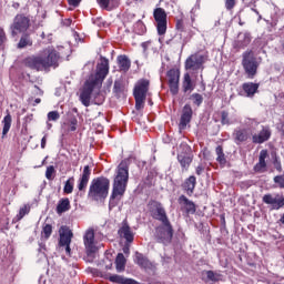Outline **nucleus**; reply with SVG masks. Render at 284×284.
I'll list each match as a JSON object with an SVG mask.
<instances>
[{
  "mask_svg": "<svg viewBox=\"0 0 284 284\" xmlns=\"http://www.w3.org/2000/svg\"><path fill=\"white\" fill-rule=\"evenodd\" d=\"M27 119H29V121H32V115L27 116Z\"/></svg>",
  "mask_w": 284,
  "mask_h": 284,
  "instance_id": "60",
  "label": "nucleus"
},
{
  "mask_svg": "<svg viewBox=\"0 0 284 284\" xmlns=\"http://www.w3.org/2000/svg\"><path fill=\"white\" fill-rule=\"evenodd\" d=\"M135 263L140 265V267H150V260H148V257L143 256V254L139 252H135Z\"/></svg>",
  "mask_w": 284,
  "mask_h": 284,
  "instance_id": "32",
  "label": "nucleus"
},
{
  "mask_svg": "<svg viewBox=\"0 0 284 284\" xmlns=\"http://www.w3.org/2000/svg\"><path fill=\"white\" fill-rule=\"evenodd\" d=\"M42 236L43 239L48 240L50 236H52V225L44 224L42 227Z\"/></svg>",
  "mask_w": 284,
  "mask_h": 284,
  "instance_id": "38",
  "label": "nucleus"
},
{
  "mask_svg": "<svg viewBox=\"0 0 284 284\" xmlns=\"http://www.w3.org/2000/svg\"><path fill=\"white\" fill-rule=\"evenodd\" d=\"M183 92H192L195 88L194 82H192V77L190 73H185L182 82Z\"/></svg>",
  "mask_w": 284,
  "mask_h": 284,
  "instance_id": "29",
  "label": "nucleus"
},
{
  "mask_svg": "<svg viewBox=\"0 0 284 284\" xmlns=\"http://www.w3.org/2000/svg\"><path fill=\"white\" fill-rule=\"evenodd\" d=\"M236 6V0H225L226 10H234Z\"/></svg>",
  "mask_w": 284,
  "mask_h": 284,
  "instance_id": "46",
  "label": "nucleus"
},
{
  "mask_svg": "<svg viewBox=\"0 0 284 284\" xmlns=\"http://www.w3.org/2000/svg\"><path fill=\"white\" fill-rule=\"evenodd\" d=\"M3 43H6V32L3 29H0V47L3 45Z\"/></svg>",
  "mask_w": 284,
  "mask_h": 284,
  "instance_id": "50",
  "label": "nucleus"
},
{
  "mask_svg": "<svg viewBox=\"0 0 284 284\" xmlns=\"http://www.w3.org/2000/svg\"><path fill=\"white\" fill-rule=\"evenodd\" d=\"M150 91V80L140 79L133 89V97L135 99V109L143 110L145 105V99L148 98V92Z\"/></svg>",
  "mask_w": 284,
  "mask_h": 284,
  "instance_id": "6",
  "label": "nucleus"
},
{
  "mask_svg": "<svg viewBox=\"0 0 284 284\" xmlns=\"http://www.w3.org/2000/svg\"><path fill=\"white\" fill-rule=\"evenodd\" d=\"M255 13L258 14V11L255 10Z\"/></svg>",
  "mask_w": 284,
  "mask_h": 284,
  "instance_id": "63",
  "label": "nucleus"
},
{
  "mask_svg": "<svg viewBox=\"0 0 284 284\" xmlns=\"http://www.w3.org/2000/svg\"><path fill=\"white\" fill-rule=\"evenodd\" d=\"M77 123H78V121H77L75 118L71 119L70 124H69V130L71 132H75L77 131Z\"/></svg>",
  "mask_w": 284,
  "mask_h": 284,
  "instance_id": "48",
  "label": "nucleus"
},
{
  "mask_svg": "<svg viewBox=\"0 0 284 284\" xmlns=\"http://www.w3.org/2000/svg\"><path fill=\"white\" fill-rule=\"evenodd\" d=\"M204 170H205V168H203V165L200 164L195 169V174H197V176H201L203 174Z\"/></svg>",
  "mask_w": 284,
  "mask_h": 284,
  "instance_id": "51",
  "label": "nucleus"
},
{
  "mask_svg": "<svg viewBox=\"0 0 284 284\" xmlns=\"http://www.w3.org/2000/svg\"><path fill=\"white\" fill-rule=\"evenodd\" d=\"M235 139V143L239 145L240 143H244V141H247L250 139V133L247 130H236L233 134Z\"/></svg>",
  "mask_w": 284,
  "mask_h": 284,
  "instance_id": "26",
  "label": "nucleus"
},
{
  "mask_svg": "<svg viewBox=\"0 0 284 284\" xmlns=\"http://www.w3.org/2000/svg\"><path fill=\"white\" fill-rule=\"evenodd\" d=\"M108 280L111 283H119V284H136V281L132 278H125L121 275H108Z\"/></svg>",
  "mask_w": 284,
  "mask_h": 284,
  "instance_id": "27",
  "label": "nucleus"
},
{
  "mask_svg": "<svg viewBox=\"0 0 284 284\" xmlns=\"http://www.w3.org/2000/svg\"><path fill=\"white\" fill-rule=\"evenodd\" d=\"M246 123H247L248 125H258V122H256L255 120H252V119H248V120L246 121Z\"/></svg>",
  "mask_w": 284,
  "mask_h": 284,
  "instance_id": "56",
  "label": "nucleus"
},
{
  "mask_svg": "<svg viewBox=\"0 0 284 284\" xmlns=\"http://www.w3.org/2000/svg\"><path fill=\"white\" fill-rule=\"evenodd\" d=\"M125 255L123 253H119L115 258L116 272H124L125 271Z\"/></svg>",
  "mask_w": 284,
  "mask_h": 284,
  "instance_id": "33",
  "label": "nucleus"
},
{
  "mask_svg": "<svg viewBox=\"0 0 284 284\" xmlns=\"http://www.w3.org/2000/svg\"><path fill=\"white\" fill-rule=\"evenodd\" d=\"M72 236H74V234L70 231V229H68L65 226L61 227L59 246L64 247V250L69 256L72 253V250L70 248V243H72Z\"/></svg>",
  "mask_w": 284,
  "mask_h": 284,
  "instance_id": "12",
  "label": "nucleus"
},
{
  "mask_svg": "<svg viewBox=\"0 0 284 284\" xmlns=\"http://www.w3.org/2000/svg\"><path fill=\"white\" fill-rule=\"evenodd\" d=\"M242 90L245 92L246 97H254L258 92V83L246 82L242 85Z\"/></svg>",
  "mask_w": 284,
  "mask_h": 284,
  "instance_id": "25",
  "label": "nucleus"
},
{
  "mask_svg": "<svg viewBox=\"0 0 284 284\" xmlns=\"http://www.w3.org/2000/svg\"><path fill=\"white\" fill-rule=\"evenodd\" d=\"M149 207L153 219L161 221L162 224L170 223V220H168V214L165 213V209H163L161 203L152 201L150 202Z\"/></svg>",
  "mask_w": 284,
  "mask_h": 284,
  "instance_id": "10",
  "label": "nucleus"
},
{
  "mask_svg": "<svg viewBox=\"0 0 284 284\" xmlns=\"http://www.w3.org/2000/svg\"><path fill=\"white\" fill-rule=\"evenodd\" d=\"M180 150L181 151L178 152V161L182 168V172H187L190 165H192V161H194V155L192 154L190 145L186 143L180 144Z\"/></svg>",
  "mask_w": 284,
  "mask_h": 284,
  "instance_id": "7",
  "label": "nucleus"
},
{
  "mask_svg": "<svg viewBox=\"0 0 284 284\" xmlns=\"http://www.w3.org/2000/svg\"><path fill=\"white\" fill-rule=\"evenodd\" d=\"M69 6H73V8H77L79 3H81V0H68Z\"/></svg>",
  "mask_w": 284,
  "mask_h": 284,
  "instance_id": "53",
  "label": "nucleus"
},
{
  "mask_svg": "<svg viewBox=\"0 0 284 284\" xmlns=\"http://www.w3.org/2000/svg\"><path fill=\"white\" fill-rule=\"evenodd\" d=\"M263 203H266V205H272V210H281V207H284V196L277 194L275 197H273L272 194H265L263 196Z\"/></svg>",
  "mask_w": 284,
  "mask_h": 284,
  "instance_id": "16",
  "label": "nucleus"
},
{
  "mask_svg": "<svg viewBox=\"0 0 284 284\" xmlns=\"http://www.w3.org/2000/svg\"><path fill=\"white\" fill-rule=\"evenodd\" d=\"M222 125H231L234 121L230 120V114L226 111H222L221 113Z\"/></svg>",
  "mask_w": 284,
  "mask_h": 284,
  "instance_id": "40",
  "label": "nucleus"
},
{
  "mask_svg": "<svg viewBox=\"0 0 284 284\" xmlns=\"http://www.w3.org/2000/svg\"><path fill=\"white\" fill-rule=\"evenodd\" d=\"M206 278H209V281H219V274L214 273L213 271H207L206 272Z\"/></svg>",
  "mask_w": 284,
  "mask_h": 284,
  "instance_id": "45",
  "label": "nucleus"
},
{
  "mask_svg": "<svg viewBox=\"0 0 284 284\" xmlns=\"http://www.w3.org/2000/svg\"><path fill=\"white\" fill-rule=\"evenodd\" d=\"M29 45H32V39H30V36H22L18 43V48L23 49Z\"/></svg>",
  "mask_w": 284,
  "mask_h": 284,
  "instance_id": "37",
  "label": "nucleus"
},
{
  "mask_svg": "<svg viewBox=\"0 0 284 284\" xmlns=\"http://www.w3.org/2000/svg\"><path fill=\"white\" fill-rule=\"evenodd\" d=\"M110 72V62L108 59L103 58L100 63L97 65L95 75H91L89 80L85 81L81 92L80 101L84 104L85 108H90V101L92 99V92L94 90H101L103 81Z\"/></svg>",
  "mask_w": 284,
  "mask_h": 284,
  "instance_id": "1",
  "label": "nucleus"
},
{
  "mask_svg": "<svg viewBox=\"0 0 284 284\" xmlns=\"http://www.w3.org/2000/svg\"><path fill=\"white\" fill-rule=\"evenodd\" d=\"M118 65L121 72H128V70H130V65H132V62H130L128 55H120L118 57Z\"/></svg>",
  "mask_w": 284,
  "mask_h": 284,
  "instance_id": "28",
  "label": "nucleus"
},
{
  "mask_svg": "<svg viewBox=\"0 0 284 284\" xmlns=\"http://www.w3.org/2000/svg\"><path fill=\"white\" fill-rule=\"evenodd\" d=\"M196 12H199V8L193 7L190 12L192 23H194V21H196Z\"/></svg>",
  "mask_w": 284,
  "mask_h": 284,
  "instance_id": "47",
  "label": "nucleus"
},
{
  "mask_svg": "<svg viewBox=\"0 0 284 284\" xmlns=\"http://www.w3.org/2000/svg\"><path fill=\"white\" fill-rule=\"evenodd\" d=\"M191 99H193V103L195 105H201V103H203V95H201L200 93H193L191 95Z\"/></svg>",
  "mask_w": 284,
  "mask_h": 284,
  "instance_id": "42",
  "label": "nucleus"
},
{
  "mask_svg": "<svg viewBox=\"0 0 284 284\" xmlns=\"http://www.w3.org/2000/svg\"><path fill=\"white\" fill-rule=\"evenodd\" d=\"M97 2L102 10H108V12L121 6V0H97Z\"/></svg>",
  "mask_w": 284,
  "mask_h": 284,
  "instance_id": "21",
  "label": "nucleus"
},
{
  "mask_svg": "<svg viewBox=\"0 0 284 284\" xmlns=\"http://www.w3.org/2000/svg\"><path fill=\"white\" fill-rule=\"evenodd\" d=\"M54 166L50 165L47 168V171H45V179H48V181H52L54 179Z\"/></svg>",
  "mask_w": 284,
  "mask_h": 284,
  "instance_id": "41",
  "label": "nucleus"
},
{
  "mask_svg": "<svg viewBox=\"0 0 284 284\" xmlns=\"http://www.w3.org/2000/svg\"><path fill=\"white\" fill-rule=\"evenodd\" d=\"M23 64L37 72H50V68H59V53L52 48H47L38 55L26 58Z\"/></svg>",
  "mask_w": 284,
  "mask_h": 284,
  "instance_id": "2",
  "label": "nucleus"
},
{
  "mask_svg": "<svg viewBox=\"0 0 284 284\" xmlns=\"http://www.w3.org/2000/svg\"><path fill=\"white\" fill-rule=\"evenodd\" d=\"M45 143H48V134H44V136L41 139V149L45 150Z\"/></svg>",
  "mask_w": 284,
  "mask_h": 284,
  "instance_id": "52",
  "label": "nucleus"
},
{
  "mask_svg": "<svg viewBox=\"0 0 284 284\" xmlns=\"http://www.w3.org/2000/svg\"><path fill=\"white\" fill-rule=\"evenodd\" d=\"M156 236L160 243L164 245L172 241V236H174V231L172 230V224L166 222L156 229Z\"/></svg>",
  "mask_w": 284,
  "mask_h": 284,
  "instance_id": "11",
  "label": "nucleus"
},
{
  "mask_svg": "<svg viewBox=\"0 0 284 284\" xmlns=\"http://www.w3.org/2000/svg\"><path fill=\"white\" fill-rule=\"evenodd\" d=\"M130 252V248H124V254H128Z\"/></svg>",
  "mask_w": 284,
  "mask_h": 284,
  "instance_id": "59",
  "label": "nucleus"
},
{
  "mask_svg": "<svg viewBox=\"0 0 284 284\" xmlns=\"http://www.w3.org/2000/svg\"><path fill=\"white\" fill-rule=\"evenodd\" d=\"M31 206L30 204H24L23 206L20 207L19 214L16 216V221H21L23 216L30 214Z\"/></svg>",
  "mask_w": 284,
  "mask_h": 284,
  "instance_id": "35",
  "label": "nucleus"
},
{
  "mask_svg": "<svg viewBox=\"0 0 284 284\" xmlns=\"http://www.w3.org/2000/svg\"><path fill=\"white\" fill-rule=\"evenodd\" d=\"M267 156H270L267 150H262L260 152L258 163L254 166L255 172H265V169L267 168L265 159H267Z\"/></svg>",
  "mask_w": 284,
  "mask_h": 284,
  "instance_id": "22",
  "label": "nucleus"
},
{
  "mask_svg": "<svg viewBox=\"0 0 284 284\" xmlns=\"http://www.w3.org/2000/svg\"><path fill=\"white\" fill-rule=\"evenodd\" d=\"M2 136H6V134H8V132H10V128H12V115H10V113H8L3 120H2Z\"/></svg>",
  "mask_w": 284,
  "mask_h": 284,
  "instance_id": "31",
  "label": "nucleus"
},
{
  "mask_svg": "<svg viewBox=\"0 0 284 284\" xmlns=\"http://www.w3.org/2000/svg\"><path fill=\"white\" fill-rule=\"evenodd\" d=\"M261 65V58H255L253 51H245L242 54V67L247 79H254Z\"/></svg>",
  "mask_w": 284,
  "mask_h": 284,
  "instance_id": "5",
  "label": "nucleus"
},
{
  "mask_svg": "<svg viewBox=\"0 0 284 284\" xmlns=\"http://www.w3.org/2000/svg\"><path fill=\"white\" fill-rule=\"evenodd\" d=\"M205 55L200 52L191 54L185 60V70H192V72H197V70H203V64L205 63Z\"/></svg>",
  "mask_w": 284,
  "mask_h": 284,
  "instance_id": "8",
  "label": "nucleus"
},
{
  "mask_svg": "<svg viewBox=\"0 0 284 284\" xmlns=\"http://www.w3.org/2000/svg\"><path fill=\"white\" fill-rule=\"evenodd\" d=\"M215 152H216V161L221 164V165H225L226 163V160H225V153H223V146L219 145L216 149H215Z\"/></svg>",
  "mask_w": 284,
  "mask_h": 284,
  "instance_id": "36",
  "label": "nucleus"
},
{
  "mask_svg": "<svg viewBox=\"0 0 284 284\" xmlns=\"http://www.w3.org/2000/svg\"><path fill=\"white\" fill-rule=\"evenodd\" d=\"M70 207V199H61L57 205V214H63L64 212H68Z\"/></svg>",
  "mask_w": 284,
  "mask_h": 284,
  "instance_id": "30",
  "label": "nucleus"
},
{
  "mask_svg": "<svg viewBox=\"0 0 284 284\" xmlns=\"http://www.w3.org/2000/svg\"><path fill=\"white\" fill-rule=\"evenodd\" d=\"M118 234L121 239H125L126 243H132L134 241V233L128 222H123L122 226L118 231Z\"/></svg>",
  "mask_w": 284,
  "mask_h": 284,
  "instance_id": "20",
  "label": "nucleus"
},
{
  "mask_svg": "<svg viewBox=\"0 0 284 284\" xmlns=\"http://www.w3.org/2000/svg\"><path fill=\"white\" fill-rule=\"evenodd\" d=\"M192 106L190 104H185L182 109V115L180 119V130H185L187 128V123L192 121Z\"/></svg>",
  "mask_w": 284,
  "mask_h": 284,
  "instance_id": "19",
  "label": "nucleus"
},
{
  "mask_svg": "<svg viewBox=\"0 0 284 284\" xmlns=\"http://www.w3.org/2000/svg\"><path fill=\"white\" fill-rule=\"evenodd\" d=\"M252 39L250 38V36L245 34L243 36L242 40H237L234 43V48H236L237 50H243L245 48H247V45H250Z\"/></svg>",
  "mask_w": 284,
  "mask_h": 284,
  "instance_id": "34",
  "label": "nucleus"
},
{
  "mask_svg": "<svg viewBox=\"0 0 284 284\" xmlns=\"http://www.w3.org/2000/svg\"><path fill=\"white\" fill-rule=\"evenodd\" d=\"M130 176L126 162H121L118 166L116 176L113 183V191L110 199V205H114L115 199H121L125 194V187H128V179Z\"/></svg>",
  "mask_w": 284,
  "mask_h": 284,
  "instance_id": "3",
  "label": "nucleus"
},
{
  "mask_svg": "<svg viewBox=\"0 0 284 284\" xmlns=\"http://www.w3.org/2000/svg\"><path fill=\"white\" fill-rule=\"evenodd\" d=\"M281 132H282V134H283V136H284V123H283L282 126H281Z\"/></svg>",
  "mask_w": 284,
  "mask_h": 284,
  "instance_id": "58",
  "label": "nucleus"
},
{
  "mask_svg": "<svg viewBox=\"0 0 284 284\" xmlns=\"http://www.w3.org/2000/svg\"><path fill=\"white\" fill-rule=\"evenodd\" d=\"M110 192V180L108 178H95L92 180L89 187V199L92 201H99L103 203L104 199H108Z\"/></svg>",
  "mask_w": 284,
  "mask_h": 284,
  "instance_id": "4",
  "label": "nucleus"
},
{
  "mask_svg": "<svg viewBox=\"0 0 284 284\" xmlns=\"http://www.w3.org/2000/svg\"><path fill=\"white\" fill-rule=\"evenodd\" d=\"M30 28V19L24 16H17L13 24L11 26L12 34H19V32H26Z\"/></svg>",
  "mask_w": 284,
  "mask_h": 284,
  "instance_id": "13",
  "label": "nucleus"
},
{
  "mask_svg": "<svg viewBox=\"0 0 284 284\" xmlns=\"http://www.w3.org/2000/svg\"><path fill=\"white\" fill-rule=\"evenodd\" d=\"M179 203L183 205L189 214H194V212H196V205H194V202L190 201L185 195L179 197Z\"/></svg>",
  "mask_w": 284,
  "mask_h": 284,
  "instance_id": "23",
  "label": "nucleus"
},
{
  "mask_svg": "<svg viewBox=\"0 0 284 284\" xmlns=\"http://www.w3.org/2000/svg\"><path fill=\"white\" fill-rule=\"evenodd\" d=\"M91 174H92V171L90 170V166L85 165L82 174L80 175V179L78 180L79 192H85V189L88 187V183H90Z\"/></svg>",
  "mask_w": 284,
  "mask_h": 284,
  "instance_id": "17",
  "label": "nucleus"
},
{
  "mask_svg": "<svg viewBox=\"0 0 284 284\" xmlns=\"http://www.w3.org/2000/svg\"><path fill=\"white\" fill-rule=\"evenodd\" d=\"M272 136V130L268 126H262V130L258 133L253 134L252 142L253 143H265V141H270Z\"/></svg>",
  "mask_w": 284,
  "mask_h": 284,
  "instance_id": "18",
  "label": "nucleus"
},
{
  "mask_svg": "<svg viewBox=\"0 0 284 284\" xmlns=\"http://www.w3.org/2000/svg\"><path fill=\"white\" fill-rule=\"evenodd\" d=\"M274 183H276L278 185V187L283 189L284 187V174L276 175L274 178Z\"/></svg>",
  "mask_w": 284,
  "mask_h": 284,
  "instance_id": "44",
  "label": "nucleus"
},
{
  "mask_svg": "<svg viewBox=\"0 0 284 284\" xmlns=\"http://www.w3.org/2000/svg\"><path fill=\"white\" fill-rule=\"evenodd\" d=\"M169 79L170 92L173 94H179V80L181 79V73L176 69H171L166 74Z\"/></svg>",
  "mask_w": 284,
  "mask_h": 284,
  "instance_id": "15",
  "label": "nucleus"
},
{
  "mask_svg": "<svg viewBox=\"0 0 284 284\" xmlns=\"http://www.w3.org/2000/svg\"><path fill=\"white\" fill-rule=\"evenodd\" d=\"M121 90H123V83L121 80H116L114 82V92H121Z\"/></svg>",
  "mask_w": 284,
  "mask_h": 284,
  "instance_id": "49",
  "label": "nucleus"
},
{
  "mask_svg": "<svg viewBox=\"0 0 284 284\" xmlns=\"http://www.w3.org/2000/svg\"><path fill=\"white\" fill-rule=\"evenodd\" d=\"M39 103H41V99H40V98H37V99L33 101V105H39Z\"/></svg>",
  "mask_w": 284,
  "mask_h": 284,
  "instance_id": "57",
  "label": "nucleus"
},
{
  "mask_svg": "<svg viewBox=\"0 0 284 284\" xmlns=\"http://www.w3.org/2000/svg\"><path fill=\"white\" fill-rule=\"evenodd\" d=\"M48 128H49V129L52 128V124H48Z\"/></svg>",
  "mask_w": 284,
  "mask_h": 284,
  "instance_id": "62",
  "label": "nucleus"
},
{
  "mask_svg": "<svg viewBox=\"0 0 284 284\" xmlns=\"http://www.w3.org/2000/svg\"><path fill=\"white\" fill-rule=\"evenodd\" d=\"M153 17L156 21L158 34H165V32H168V13H165V9L156 8L153 12Z\"/></svg>",
  "mask_w": 284,
  "mask_h": 284,
  "instance_id": "9",
  "label": "nucleus"
},
{
  "mask_svg": "<svg viewBox=\"0 0 284 284\" xmlns=\"http://www.w3.org/2000/svg\"><path fill=\"white\" fill-rule=\"evenodd\" d=\"M40 247L44 248V247H45V244H40Z\"/></svg>",
  "mask_w": 284,
  "mask_h": 284,
  "instance_id": "61",
  "label": "nucleus"
},
{
  "mask_svg": "<svg viewBox=\"0 0 284 284\" xmlns=\"http://www.w3.org/2000/svg\"><path fill=\"white\" fill-rule=\"evenodd\" d=\"M83 243L85 246L87 254H94L97 253V242L94 241V231L89 229L85 231L83 235Z\"/></svg>",
  "mask_w": 284,
  "mask_h": 284,
  "instance_id": "14",
  "label": "nucleus"
},
{
  "mask_svg": "<svg viewBox=\"0 0 284 284\" xmlns=\"http://www.w3.org/2000/svg\"><path fill=\"white\" fill-rule=\"evenodd\" d=\"M70 181H74V178H71L70 180H68L64 184V189L63 192L65 194H72L73 190H74V184Z\"/></svg>",
  "mask_w": 284,
  "mask_h": 284,
  "instance_id": "39",
  "label": "nucleus"
},
{
  "mask_svg": "<svg viewBox=\"0 0 284 284\" xmlns=\"http://www.w3.org/2000/svg\"><path fill=\"white\" fill-rule=\"evenodd\" d=\"M60 116L59 111H51L48 113V121H59Z\"/></svg>",
  "mask_w": 284,
  "mask_h": 284,
  "instance_id": "43",
  "label": "nucleus"
},
{
  "mask_svg": "<svg viewBox=\"0 0 284 284\" xmlns=\"http://www.w3.org/2000/svg\"><path fill=\"white\" fill-rule=\"evenodd\" d=\"M183 187L189 196H192V194H194V187H196V176L191 175L190 178H187L184 182Z\"/></svg>",
  "mask_w": 284,
  "mask_h": 284,
  "instance_id": "24",
  "label": "nucleus"
},
{
  "mask_svg": "<svg viewBox=\"0 0 284 284\" xmlns=\"http://www.w3.org/2000/svg\"><path fill=\"white\" fill-rule=\"evenodd\" d=\"M176 29L178 30H183V20H178L176 21Z\"/></svg>",
  "mask_w": 284,
  "mask_h": 284,
  "instance_id": "54",
  "label": "nucleus"
},
{
  "mask_svg": "<svg viewBox=\"0 0 284 284\" xmlns=\"http://www.w3.org/2000/svg\"><path fill=\"white\" fill-rule=\"evenodd\" d=\"M34 90H37L36 93L39 94V97H43V91L39 87L34 85Z\"/></svg>",
  "mask_w": 284,
  "mask_h": 284,
  "instance_id": "55",
  "label": "nucleus"
}]
</instances>
